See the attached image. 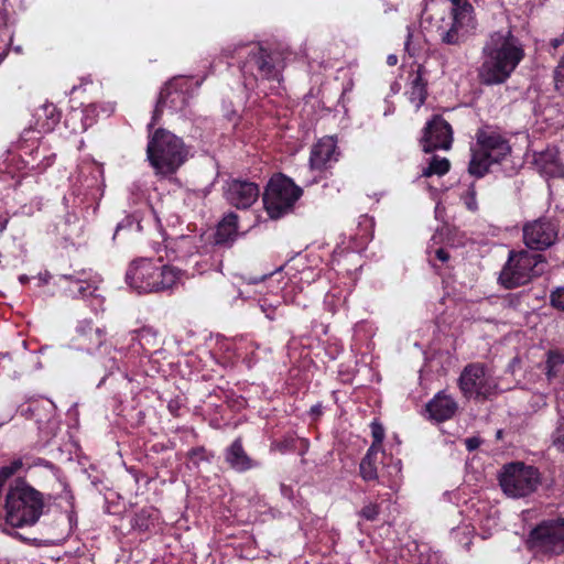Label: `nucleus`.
Segmentation results:
<instances>
[{
  "label": "nucleus",
  "instance_id": "37998d69",
  "mask_svg": "<svg viewBox=\"0 0 564 564\" xmlns=\"http://www.w3.org/2000/svg\"><path fill=\"white\" fill-rule=\"evenodd\" d=\"M308 413L314 421L318 420L323 414L322 403L312 405Z\"/></svg>",
  "mask_w": 564,
  "mask_h": 564
},
{
  "label": "nucleus",
  "instance_id": "6ab92c4d",
  "mask_svg": "<svg viewBox=\"0 0 564 564\" xmlns=\"http://www.w3.org/2000/svg\"><path fill=\"white\" fill-rule=\"evenodd\" d=\"M66 282L64 292L72 299H87L94 296L97 291L95 281H91L89 273L80 271L74 274H64L61 276Z\"/></svg>",
  "mask_w": 564,
  "mask_h": 564
},
{
  "label": "nucleus",
  "instance_id": "f8f14e48",
  "mask_svg": "<svg viewBox=\"0 0 564 564\" xmlns=\"http://www.w3.org/2000/svg\"><path fill=\"white\" fill-rule=\"evenodd\" d=\"M458 388L466 399L486 400L495 393L497 383L484 364L471 362L460 372Z\"/></svg>",
  "mask_w": 564,
  "mask_h": 564
},
{
  "label": "nucleus",
  "instance_id": "423d86ee",
  "mask_svg": "<svg viewBox=\"0 0 564 564\" xmlns=\"http://www.w3.org/2000/svg\"><path fill=\"white\" fill-rule=\"evenodd\" d=\"M303 188L288 175L273 173L262 193V202L270 219H281L295 210L296 203L303 196Z\"/></svg>",
  "mask_w": 564,
  "mask_h": 564
},
{
  "label": "nucleus",
  "instance_id": "a878e982",
  "mask_svg": "<svg viewBox=\"0 0 564 564\" xmlns=\"http://www.w3.org/2000/svg\"><path fill=\"white\" fill-rule=\"evenodd\" d=\"M61 111L54 104H46L37 113V124L44 132L52 131L59 122Z\"/></svg>",
  "mask_w": 564,
  "mask_h": 564
},
{
  "label": "nucleus",
  "instance_id": "aec40b11",
  "mask_svg": "<svg viewBox=\"0 0 564 564\" xmlns=\"http://www.w3.org/2000/svg\"><path fill=\"white\" fill-rule=\"evenodd\" d=\"M425 410L431 420L442 423L456 414L458 404L445 391H440L426 403Z\"/></svg>",
  "mask_w": 564,
  "mask_h": 564
},
{
  "label": "nucleus",
  "instance_id": "a19ab883",
  "mask_svg": "<svg viewBox=\"0 0 564 564\" xmlns=\"http://www.w3.org/2000/svg\"><path fill=\"white\" fill-rule=\"evenodd\" d=\"M310 449V441L307 438L299 437V444L296 445V449L294 453H297L300 456H304Z\"/></svg>",
  "mask_w": 564,
  "mask_h": 564
},
{
  "label": "nucleus",
  "instance_id": "49530a36",
  "mask_svg": "<svg viewBox=\"0 0 564 564\" xmlns=\"http://www.w3.org/2000/svg\"><path fill=\"white\" fill-rule=\"evenodd\" d=\"M281 494L283 495V497H285L288 499H292L293 490L290 486L282 484L281 485Z\"/></svg>",
  "mask_w": 564,
  "mask_h": 564
},
{
  "label": "nucleus",
  "instance_id": "473e14b6",
  "mask_svg": "<svg viewBox=\"0 0 564 564\" xmlns=\"http://www.w3.org/2000/svg\"><path fill=\"white\" fill-rule=\"evenodd\" d=\"M460 199L467 210L476 213L478 210L477 189L475 182L467 185L466 189L460 194Z\"/></svg>",
  "mask_w": 564,
  "mask_h": 564
},
{
  "label": "nucleus",
  "instance_id": "6e6552de",
  "mask_svg": "<svg viewBox=\"0 0 564 564\" xmlns=\"http://www.w3.org/2000/svg\"><path fill=\"white\" fill-rule=\"evenodd\" d=\"M502 491L511 498H524L541 485V473L523 462H512L502 467L498 477Z\"/></svg>",
  "mask_w": 564,
  "mask_h": 564
},
{
  "label": "nucleus",
  "instance_id": "cd10ccee",
  "mask_svg": "<svg viewBox=\"0 0 564 564\" xmlns=\"http://www.w3.org/2000/svg\"><path fill=\"white\" fill-rule=\"evenodd\" d=\"M451 162L446 158L432 155L429 165L422 170V176L431 177L433 175L443 176L449 172Z\"/></svg>",
  "mask_w": 564,
  "mask_h": 564
},
{
  "label": "nucleus",
  "instance_id": "f03ea898",
  "mask_svg": "<svg viewBox=\"0 0 564 564\" xmlns=\"http://www.w3.org/2000/svg\"><path fill=\"white\" fill-rule=\"evenodd\" d=\"M482 54L479 76L486 85L507 82L525 56L522 44L511 30L492 32L484 45Z\"/></svg>",
  "mask_w": 564,
  "mask_h": 564
},
{
  "label": "nucleus",
  "instance_id": "1a4fd4ad",
  "mask_svg": "<svg viewBox=\"0 0 564 564\" xmlns=\"http://www.w3.org/2000/svg\"><path fill=\"white\" fill-rule=\"evenodd\" d=\"M525 546L534 554L555 556L564 553V519L561 517L542 520L532 528Z\"/></svg>",
  "mask_w": 564,
  "mask_h": 564
},
{
  "label": "nucleus",
  "instance_id": "ea45409f",
  "mask_svg": "<svg viewBox=\"0 0 564 564\" xmlns=\"http://www.w3.org/2000/svg\"><path fill=\"white\" fill-rule=\"evenodd\" d=\"M434 259L441 261L442 263H447L451 259V254L445 248H437L434 251Z\"/></svg>",
  "mask_w": 564,
  "mask_h": 564
},
{
  "label": "nucleus",
  "instance_id": "9b49d317",
  "mask_svg": "<svg viewBox=\"0 0 564 564\" xmlns=\"http://www.w3.org/2000/svg\"><path fill=\"white\" fill-rule=\"evenodd\" d=\"M449 22L437 28L441 42L446 45H460L467 40L469 29H474V8L465 0H452Z\"/></svg>",
  "mask_w": 564,
  "mask_h": 564
},
{
  "label": "nucleus",
  "instance_id": "f3484780",
  "mask_svg": "<svg viewBox=\"0 0 564 564\" xmlns=\"http://www.w3.org/2000/svg\"><path fill=\"white\" fill-rule=\"evenodd\" d=\"M339 155L337 140L334 137L325 135L311 149L310 167L313 171L325 172L333 167Z\"/></svg>",
  "mask_w": 564,
  "mask_h": 564
},
{
  "label": "nucleus",
  "instance_id": "9d476101",
  "mask_svg": "<svg viewBox=\"0 0 564 564\" xmlns=\"http://www.w3.org/2000/svg\"><path fill=\"white\" fill-rule=\"evenodd\" d=\"M193 89L194 83L189 77L176 76L169 80L160 91L148 130L159 123L164 108L174 112L184 110L192 98Z\"/></svg>",
  "mask_w": 564,
  "mask_h": 564
},
{
  "label": "nucleus",
  "instance_id": "c03bdc74",
  "mask_svg": "<svg viewBox=\"0 0 564 564\" xmlns=\"http://www.w3.org/2000/svg\"><path fill=\"white\" fill-rule=\"evenodd\" d=\"M167 409L170 411V413L174 416H178L180 413H178V410H180V403L178 401L176 400H171L167 404Z\"/></svg>",
  "mask_w": 564,
  "mask_h": 564
},
{
  "label": "nucleus",
  "instance_id": "5701e85b",
  "mask_svg": "<svg viewBox=\"0 0 564 564\" xmlns=\"http://www.w3.org/2000/svg\"><path fill=\"white\" fill-rule=\"evenodd\" d=\"M424 66L419 65L415 72L409 76V99L415 104L416 108H421L427 98V78Z\"/></svg>",
  "mask_w": 564,
  "mask_h": 564
},
{
  "label": "nucleus",
  "instance_id": "393cba45",
  "mask_svg": "<svg viewBox=\"0 0 564 564\" xmlns=\"http://www.w3.org/2000/svg\"><path fill=\"white\" fill-rule=\"evenodd\" d=\"M497 163L498 162H494L490 154L484 153L478 149H471V156L467 170L471 176L481 178L489 173L490 166Z\"/></svg>",
  "mask_w": 564,
  "mask_h": 564
},
{
  "label": "nucleus",
  "instance_id": "09e8293b",
  "mask_svg": "<svg viewBox=\"0 0 564 564\" xmlns=\"http://www.w3.org/2000/svg\"><path fill=\"white\" fill-rule=\"evenodd\" d=\"M8 223H9V218L8 217L0 216V236L7 229Z\"/></svg>",
  "mask_w": 564,
  "mask_h": 564
},
{
  "label": "nucleus",
  "instance_id": "ddd939ff",
  "mask_svg": "<svg viewBox=\"0 0 564 564\" xmlns=\"http://www.w3.org/2000/svg\"><path fill=\"white\" fill-rule=\"evenodd\" d=\"M523 242L532 251H543L552 247L558 237V224L547 217H541L524 224Z\"/></svg>",
  "mask_w": 564,
  "mask_h": 564
},
{
  "label": "nucleus",
  "instance_id": "c85d7f7f",
  "mask_svg": "<svg viewBox=\"0 0 564 564\" xmlns=\"http://www.w3.org/2000/svg\"><path fill=\"white\" fill-rule=\"evenodd\" d=\"M132 340H138L141 349L147 354H150L152 348L158 345L156 333L150 327H143L137 330Z\"/></svg>",
  "mask_w": 564,
  "mask_h": 564
},
{
  "label": "nucleus",
  "instance_id": "864d4df0",
  "mask_svg": "<svg viewBox=\"0 0 564 564\" xmlns=\"http://www.w3.org/2000/svg\"><path fill=\"white\" fill-rule=\"evenodd\" d=\"M430 263L432 264L433 268H436V264L434 262V259L430 258Z\"/></svg>",
  "mask_w": 564,
  "mask_h": 564
},
{
  "label": "nucleus",
  "instance_id": "412c9836",
  "mask_svg": "<svg viewBox=\"0 0 564 564\" xmlns=\"http://www.w3.org/2000/svg\"><path fill=\"white\" fill-rule=\"evenodd\" d=\"M539 172L549 177H564V161L557 148L551 147L535 156Z\"/></svg>",
  "mask_w": 564,
  "mask_h": 564
},
{
  "label": "nucleus",
  "instance_id": "2eb2a0df",
  "mask_svg": "<svg viewBox=\"0 0 564 564\" xmlns=\"http://www.w3.org/2000/svg\"><path fill=\"white\" fill-rule=\"evenodd\" d=\"M475 137L478 150L490 154L494 162L500 163L511 153L509 140L488 126L479 128Z\"/></svg>",
  "mask_w": 564,
  "mask_h": 564
},
{
  "label": "nucleus",
  "instance_id": "0eeeda50",
  "mask_svg": "<svg viewBox=\"0 0 564 564\" xmlns=\"http://www.w3.org/2000/svg\"><path fill=\"white\" fill-rule=\"evenodd\" d=\"M248 50L247 61L242 64L241 69L245 70L249 65L257 68L258 75L265 80L282 79V70L284 68V61L279 52L267 50L257 44H239L229 45L223 50L227 57L240 56L241 52Z\"/></svg>",
  "mask_w": 564,
  "mask_h": 564
},
{
  "label": "nucleus",
  "instance_id": "3c124183",
  "mask_svg": "<svg viewBox=\"0 0 564 564\" xmlns=\"http://www.w3.org/2000/svg\"><path fill=\"white\" fill-rule=\"evenodd\" d=\"M387 63L390 66H394L398 63V57L395 55H389L387 57Z\"/></svg>",
  "mask_w": 564,
  "mask_h": 564
},
{
  "label": "nucleus",
  "instance_id": "dca6fc26",
  "mask_svg": "<svg viewBox=\"0 0 564 564\" xmlns=\"http://www.w3.org/2000/svg\"><path fill=\"white\" fill-rule=\"evenodd\" d=\"M260 196L259 185L247 180L234 178L225 191L226 200L238 209L251 207Z\"/></svg>",
  "mask_w": 564,
  "mask_h": 564
},
{
  "label": "nucleus",
  "instance_id": "58836bf2",
  "mask_svg": "<svg viewBox=\"0 0 564 564\" xmlns=\"http://www.w3.org/2000/svg\"><path fill=\"white\" fill-rule=\"evenodd\" d=\"M553 445L561 452H564V419L558 421V424L553 433Z\"/></svg>",
  "mask_w": 564,
  "mask_h": 564
},
{
  "label": "nucleus",
  "instance_id": "39448f33",
  "mask_svg": "<svg viewBox=\"0 0 564 564\" xmlns=\"http://www.w3.org/2000/svg\"><path fill=\"white\" fill-rule=\"evenodd\" d=\"M546 258L542 253L525 249L511 250L499 273L498 283L506 290L524 286L541 276L546 271Z\"/></svg>",
  "mask_w": 564,
  "mask_h": 564
},
{
  "label": "nucleus",
  "instance_id": "de8ad7c7",
  "mask_svg": "<svg viewBox=\"0 0 564 564\" xmlns=\"http://www.w3.org/2000/svg\"><path fill=\"white\" fill-rule=\"evenodd\" d=\"M564 44V37H555L550 41V46L554 50H557L560 46Z\"/></svg>",
  "mask_w": 564,
  "mask_h": 564
},
{
  "label": "nucleus",
  "instance_id": "c9c22d12",
  "mask_svg": "<svg viewBox=\"0 0 564 564\" xmlns=\"http://www.w3.org/2000/svg\"><path fill=\"white\" fill-rule=\"evenodd\" d=\"M23 463L21 458L12 460L9 465L0 467V486H4L8 479L14 476L21 468Z\"/></svg>",
  "mask_w": 564,
  "mask_h": 564
},
{
  "label": "nucleus",
  "instance_id": "4c0bfd02",
  "mask_svg": "<svg viewBox=\"0 0 564 564\" xmlns=\"http://www.w3.org/2000/svg\"><path fill=\"white\" fill-rule=\"evenodd\" d=\"M550 304L555 310L564 312V286H558L551 291Z\"/></svg>",
  "mask_w": 564,
  "mask_h": 564
},
{
  "label": "nucleus",
  "instance_id": "b1692460",
  "mask_svg": "<svg viewBox=\"0 0 564 564\" xmlns=\"http://www.w3.org/2000/svg\"><path fill=\"white\" fill-rule=\"evenodd\" d=\"M381 452L373 449H367L365 456L359 463V476L366 482L379 481L378 465L379 454Z\"/></svg>",
  "mask_w": 564,
  "mask_h": 564
},
{
  "label": "nucleus",
  "instance_id": "e433bc0d",
  "mask_svg": "<svg viewBox=\"0 0 564 564\" xmlns=\"http://www.w3.org/2000/svg\"><path fill=\"white\" fill-rule=\"evenodd\" d=\"M380 514V506L376 502L368 503L361 508L358 516L367 521H375Z\"/></svg>",
  "mask_w": 564,
  "mask_h": 564
},
{
  "label": "nucleus",
  "instance_id": "f704fd0d",
  "mask_svg": "<svg viewBox=\"0 0 564 564\" xmlns=\"http://www.w3.org/2000/svg\"><path fill=\"white\" fill-rule=\"evenodd\" d=\"M299 444V437L286 434L281 440L272 443V449L278 451L281 454L293 453Z\"/></svg>",
  "mask_w": 564,
  "mask_h": 564
},
{
  "label": "nucleus",
  "instance_id": "72a5a7b5",
  "mask_svg": "<svg viewBox=\"0 0 564 564\" xmlns=\"http://www.w3.org/2000/svg\"><path fill=\"white\" fill-rule=\"evenodd\" d=\"M370 429H371L372 443L369 446V449H373V447H375V451H378V452H381V454H384V452L382 449V443H383V440L386 436L383 425L379 421L375 420L371 422Z\"/></svg>",
  "mask_w": 564,
  "mask_h": 564
},
{
  "label": "nucleus",
  "instance_id": "a211bd4d",
  "mask_svg": "<svg viewBox=\"0 0 564 564\" xmlns=\"http://www.w3.org/2000/svg\"><path fill=\"white\" fill-rule=\"evenodd\" d=\"M225 463L237 473H247L259 467V462L253 459L243 446L241 436L236 437L224 451Z\"/></svg>",
  "mask_w": 564,
  "mask_h": 564
},
{
  "label": "nucleus",
  "instance_id": "79ce46f5",
  "mask_svg": "<svg viewBox=\"0 0 564 564\" xmlns=\"http://www.w3.org/2000/svg\"><path fill=\"white\" fill-rule=\"evenodd\" d=\"M481 444V441L479 437H468L465 440V446L467 448L468 452H473L475 449H477Z\"/></svg>",
  "mask_w": 564,
  "mask_h": 564
},
{
  "label": "nucleus",
  "instance_id": "bb28decb",
  "mask_svg": "<svg viewBox=\"0 0 564 564\" xmlns=\"http://www.w3.org/2000/svg\"><path fill=\"white\" fill-rule=\"evenodd\" d=\"M564 366V354L560 349H550L546 352L544 373L549 381L557 378Z\"/></svg>",
  "mask_w": 564,
  "mask_h": 564
},
{
  "label": "nucleus",
  "instance_id": "f257e3e1",
  "mask_svg": "<svg viewBox=\"0 0 564 564\" xmlns=\"http://www.w3.org/2000/svg\"><path fill=\"white\" fill-rule=\"evenodd\" d=\"M45 508L44 494L31 486L25 478L18 477L6 491L2 503L3 516L0 521L9 529H3L8 535L22 542L30 540L15 529L35 525L43 516Z\"/></svg>",
  "mask_w": 564,
  "mask_h": 564
},
{
  "label": "nucleus",
  "instance_id": "a18cd8bd",
  "mask_svg": "<svg viewBox=\"0 0 564 564\" xmlns=\"http://www.w3.org/2000/svg\"><path fill=\"white\" fill-rule=\"evenodd\" d=\"M262 311L264 312L265 316L273 321L275 318V312L276 307L269 306L268 308L264 306V304L261 305Z\"/></svg>",
  "mask_w": 564,
  "mask_h": 564
},
{
  "label": "nucleus",
  "instance_id": "603ef678",
  "mask_svg": "<svg viewBox=\"0 0 564 564\" xmlns=\"http://www.w3.org/2000/svg\"><path fill=\"white\" fill-rule=\"evenodd\" d=\"M68 519H69V522L73 523V521H76V514L74 512H70Z\"/></svg>",
  "mask_w": 564,
  "mask_h": 564
},
{
  "label": "nucleus",
  "instance_id": "7c9ffc66",
  "mask_svg": "<svg viewBox=\"0 0 564 564\" xmlns=\"http://www.w3.org/2000/svg\"><path fill=\"white\" fill-rule=\"evenodd\" d=\"M154 525L152 520V512L150 509H141L135 513L132 520V528L140 532H148Z\"/></svg>",
  "mask_w": 564,
  "mask_h": 564
},
{
  "label": "nucleus",
  "instance_id": "c756f323",
  "mask_svg": "<svg viewBox=\"0 0 564 564\" xmlns=\"http://www.w3.org/2000/svg\"><path fill=\"white\" fill-rule=\"evenodd\" d=\"M214 452L208 451L205 446H196L186 453V458L195 468H199L202 463L210 464L214 459Z\"/></svg>",
  "mask_w": 564,
  "mask_h": 564
},
{
  "label": "nucleus",
  "instance_id": "8fccbe9b",
  "mask_svg": "<svg viewBox=\"0 0 564 564\" xmlns=\"http://www.w3.org/2000/svg\"><path fill=\"white\" fill-rule=\"evenodd\" d=\"M507 299L509 300V304L512 306L517 305V303L519 302V297L514 294H509Z\"/></svg>",
  "mask_w": 564,
  "mask_h": 564
},
{
  "label": "nucleus",
  "instance_id": "20e7f679",
  "mask_svg": "<svg viewBox=\"0 0 564 564\" xmlns=\"http://www.w3.org/2000/svg\"><path fill=\"white\" fill-rule=\"evenodd\" d=\"M181 279V270L164 264L161 259L142 258L130 263L127 283L139 293L162 292L172 289Z\"/></svg>",
  "mask_w": 564,
  "mask_h": 564
},
{
  "label": "nucleus",
  "instance_id": "4468645a",
  "mask_svg": "<svg viewBox=\"0 0 564 564\" xmlns=\"http://www.w3.org/2000/svg\"><path fill=\"white\" fill-rule=\"evenodd\" d=\"M420 145L423 152L433 153L436 150H449L453 143L452 126L442 115H433L422 129Z\"/></svg>",
  "mask_w": 564,
  "mask_h": 564
},
{
  "label": "nucleus",
  "instance_id": "2f4dec72",
  "mask_svg": "<svg viewBox=\"0 0 564 564\" xmlns=\"http://www.w3.org/2000/svg\"><path fill=\"white\" fill-rule=\"evenodd\" d=\"M100 110L105 109L97 104H89L82 110V126L86 130L97 122Z\"/></svg>",
  "mask_w": 564,
  "mask_h": 564
},
{
  "label": "nucleus",
  "instance_id": "7ed1b4c3",
  "mask_svg": "<svg viewBox=\"0 0 564 564\" xmlns=\"http://www.w3.org/2000/svg\"><path fill=\"white\" fill-rule=\"evenodd\" d=\"M147 144V159L154 174L171 177L188 160L189 149L183 139L165 128L151 129Z\"/></svg>",
  "mask_w": 564,
  "mask_h": 564
},
{
  "label": "nucleus",
  "instance_id": "4be33fe9",
  "mask_svg": "<svg viewBox=\"0 0 564 564\" xmlns=\"http://www.w3.org/2000/svg\"><path fill=\"white\" fill-rule=\"evenodd\" d=\"M238 215L232 212L225 215L216 226L212 242L215 246H231L238 235Z\"/></svg>",
  "mask_w": 564,
  "mask_h": 564
}]
</instances>
